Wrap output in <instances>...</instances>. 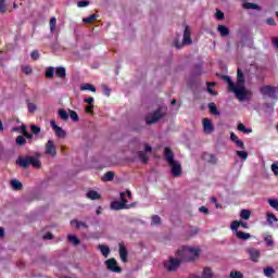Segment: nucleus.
Segmentation results:
<instances>
[{
	"label": "nucleus",
	"instance_id": "nucleus-55",
	"mask_svg": "<svg viewBox=\"0 0 278 278\" xmlns=\"http://www.w3.org/2000/svg\"><path fill=\"white\" fill-rule=\"evenodd\" d=\"M161 218L157 215L152 216V225H160Z\"/></svg>",
	"mask_w": 278,
	"mask_h": 278
},
{
	"label": "nucleus",
	"instance_id": "nucleus-32",
	"mask_svg": "<svg viewBox=\"0 0 278 278\" xmlns=\"http://www.w3.org/2000/svg\"><path fill=\"white\" fill-rule=\"evenodd\" d=\"M216 83H206V90L208 94H212L213 97H216V94H218V92L214 91V89H212L213 86H215Z\"/></svg>",
	"mask_w": 278,
	"mask_h": 278
},
{
	"label": "nucleus",
	"instance_id": "nucleus-23",
	"mask_svg": "<svg viewBox=\"0 0 278 278\" xmlns=\"http://www.w3.org/2000/svg\"><path fill=\"white\" fill-rule=\"evenodd\" d=\"M217 30L219 31L220 36L224 37V38L226 36H229V28H227L224 25H218Z\"/></svg>",
	"mask_w": 278,
	"mask_h": 278
},
{
	"label": "nucleus",
	"instance_id": "nucleus-18",
	"mask_svg": "<svg viewBox=\"0 0 278 278\" xmlns=\"http://www.w3.org/2000/svg\"><path fill=\"white\" fill-rule=\"evenodd\" d=\"M230 140H232V142H235V144H237V147L240 149H244V142H242V140H240L236 134H230Z\"/></svg>",
	"mask_w": 278,
	"mask_h": 278
},
{
	"label": "nucleus",
	"instance_id": "nucleus-48",
	"mask_svg": "<svg viewBox=\"0 0 278 278\" xmlns=\"http://www.w3.org/2000/svg\"><path fill=\"white\" fill-rule=\"evenodd\" d=\"M22 71H23V73H24L25 75H31V73H33L31 66H29V65H24V66L22 67Z\"/></svg>",
	"mask_w": 278,
	"mask_h": 278
},
{
	"label": "nucleus",
	"instance_id": "nucleus-22",
	"mask_svg": "<svg viewBox=\"0 0 278 278\" xmlns=\"http://www.w3.org/2000/svg\"><path fill=\"white\" fill-rule=\"evenodd\" d=\"M87 199H91V201H97V199H101V194L94 190H90L87 192Z\"/></svg>",
	"mask_w": 278,
	"mask_h": 278
},
{
	"label": "nucleus",
	"instance_id": "nucleus-6",
	"mask_svg": "<svg viewBox=\"0 0 278 278\" xmlns=\"http://www.w3.org/2000/svg\"><path fill=\"white\" fill-rule=\"evenodd\" d=\"M105 266H106L108 270H111V273H122L123 271L121 266H118V262H116L115 258H109L108 261H105Z\"/></svg>",
	"mask_w": 278,
	"mask_h": 278
},
{
	"label": "nucleus",
	"instance_id": "nucleus-57",
	"mask_svg": "<svg viewBox=\"0 0 278 278\" xmlns=\"http://www.w3.org/2000/svg\"><path fill=\"white\" fill-rule=\"evenodd\" d=\"M216 18L218 21H223V18H225V13H223L222 11H217L216 12Z\"/></svg>",
	"mask_w": 278,
	"mask_h": 278
},
{
	"label": "nucleus",
	"instance_id": "nucleus-50",
	"mask_svg": "<svg viewBox=\"0 0 278 278\" xmlns=\"http://www.w3.org/2000/svg\"><path fill=\"white\" fill-rule=\"evenodd\" d=\"M70 118H72V121H75V122L79 121V116L77 115V112L71 111V110H70Z\"/></svg>",
	"mask_w": 278,
	"mask_h": 278
},
{
	"label": "nucleus",
	"instance_id": "nucleus-27",
	"mask_svg": "<svg viewBox=\"0 0 278 278\" xmlns=\"http://www.w3.org/2000/svg\"><path fill=\"white\" fill-rule=\"evenodd\" d=\"M236 236L239 240H249V238H251V233L242 231H237Z\"/></svg>",
	"mask_w": 278,
	"mask_h": 278
},
{
	"label": "nucleus",
	"instance_id": "nucleus-62",
	"mask_svg": "<svg viewBox=\"0 0 278 278\" xmlns=\"http://www.w3.org/2000/svg\"><path fill=\"white\" fill-rule=\"evenodd\" d=\"M53 239V235L51 232H48L43 236V240H52Z\"/></svg>",
	"mask_w": 278,
	"mask_h": 278
},
{
	"label": "nucleus",
	"instance_id": "nucleus-64",
	"mask_svg": "<svg viewBox=\"0 0 278 278\" xmlns=\"http://www.w3.org/2000/svg\"><path fill=\"white\" fill-rule=\"evenodd\" d=\"M144 151H146V153H151V151H152L151 146L146 144Z\"/></svg>",
	"mask_w": 278,
	"mask_h": 278
},
{
	"label": "nucleus",
	"instance_id": "nucleus-45",
	"mask_svg": "<svg viewBox=\"0 0 278 278\" xmlns=\"http://www.w3.org/2000/svg\"><path fill=\"white\" fill-rule=\"evenodd\" d=\"M238 227H240V222L233 220L230 225V228L235 231V233H238Z\"/></svg>",
	"mask_w": 278,
	"mask_h": 278
},
{
	"label": "nucleus",
	"instance_id": "nucleus-8",
	"mask_svg": "<svg viewBox=\"0 0 278 278\" xmlns=\"http://www.w3.org/2000/svg\"><path fill=\"white\" fill-rule=\"evenodd\" d=\"M162 116H164V114H162L161 110H157L152 115L146 117V123L147 125H153V123H157Z\"/></svg>",
	"mask_w": 278,
	"mask_h": 278
},
{
	"label": "nucleus",
	"instance_id": "nucleus-42",
	"mask_svg": "<svg viewBox=\"0 0 278 278\" xmlns=\"http://www.w3.org/2000/svg\"><path fill=\"white\" fill-rule=\"evenodd\" d=\"M16 144H18V147H23L27 140H25L24 136H17L15 139Z\"/></svg>",
	"mask_w": 278,
	"mask_h": 278
},
{
	"label": "nucleus",
	"instance_id": "nucleus-35",
	"mask_svg": "<svg viewBox=\"0 0 278 278\" xmlns=\"http://www.w3.org/2000/svg\"><path fill=\"white\" fill-rule=\"evenodd\" d=\"M114 172H106L102 177V181H112L114 179Z\"/></svg>",
	"mask_w": 278,
	"mask_h": 278
},
{
	"label": "nucleus",
	"instance_id": "nucleus-54",
	"mask_svg": "<svg viewBox=\"0 0 278 278\" xmlns=\"http://www.w3.org/2000/svg\"><path fill=\"white\" fill-rule=\"evenodd\" d=\"M30 58H31L33 60H39L40 53L38 52V50H34V51L30 53Z\"/></svg>",
	"mask_w": 278,
	"mask_h": 278
},
{
	"label": "nucleus",
	"instance_id": "nucleus-47",
	"mask_svg": "<svg viewBox=\"0 0 278 278\" xmlns=\"http://www.w3.org/2000/svg\"><path fill=\"white\" fill-rule=\"evenodd\" d=\"M0 12L5 14L8 12V7L5 5V0H0Z\"/></svg>",
	"mask_w": 278,
	"mask_h": 278
},
{
	"label": "nucleus",
	"instance_id": "nucleus-51",
	"mask_svg": "<svg viewBox=\"0 0 278 278\" xmlns=\"http://www.w3.org/2000/svg\"><path fill=\"white\" fill-rule=\"evenodd\" d=\"M27 108H28V112H30V113H34V112H36V110H38L36 104H34L31 102H28Z\"/></svg>",
	"mask_w": 278,
	"mask_h": 278
},
{
	"label": "nucleus",
	"instance_id": "nucleus-26",
	"mask_svg": "<svg viewBox=\"0 0 278 278\" xmlns=\"http://www.w3.org/2000/svg\"><path fill=\"white\" fill-rule=\"evenodd\" d=\"M98 249L101 251L102 255L104 257H108L110 255V248L103 244L98 245Z\"/></svg>",
	"mask_w": 278,
	"mask_h": 278
},
{
	"label": "nucleus",
	"instance_id": "nucleus-24",
	"mask_svg": "<svg viewBox=\"0 0 278 278\" xmlns=\"http://www.w3.org/2000/svg\"><path fill=\"white\" fill-rule=\"evenodd\" d=\"M11 187L13 190H23V184L16 179L11 180Z\"/></svg>",
	"mask_w": 278,
	"mask_h": 278
},
{
	"label": "nucleus",
	"instance_id": "nucleus-12",
	"mask_svg": "<svg viewBox=\"0 0 278 278\" xmlns=\"http://www.w3.org/2000/svg\"><path fill=\"white\" fill-rule=\"evenodd\" d=\"M202 123H203L204 134H213L214 132V125L212 124V119L204 118Z\"/></svg>",
	"mask_w": 278,
	"mask_h": 278
},
{
	"label": "nucleus",
	"instance_id": "nucleus-49",
	"mask_svg": "<svg viewBox=\"0 0 278 278\" xmlns=\"http://www.w3.org/2000/svg\"><path fill=\"white\" fill-rule=\"evenodd\" d=\"M265 242H266L267 247H273V244H275V241H273V236H270V235L265 237Z\"/></svg>",
	"mask_w": 278,
	"mask_h": 278
},
{
	"label": "nucleus",
	"instance_id": "nucleus-63",
	"mask_svg": "<svg viewBox=\"0 0 278 278\" xmlns=\"http://www.w3.org/2000/svg\"><path fill=\"white\" fill-rule=\"evenodd\" d=\"M199 211L202 212L203 214H208V213H210V211H208L207 207H205V206H201V207L199 208Z\"/></svg>",
	"mask_w": 278,
	"mask_h": 278
},
{
	"label": "nucleus",
	"instance_id": "nucleus-28",
	"mask_svg": "<svg viewBox=\"0 0 278 278\" xmlns=\"http://www.w3.org/2000/svg\"><path fill=\"white\" fill-rule=\"evenodd\" d=\"M137 155H138L139 160H141V162H142L143 164H147V162H149V156H147V152H144V151H139V152L137 153Z\"/></svg>",
	"mask_w": 278,
	"mask_h": 278
},
{
	"label": "nucleus",
	"instance_id": "nucleus-34",
	"mask_svg": "<svg viewBox=\"0 0 278 278\" xmlns=\"http://www.w3.org/2000/svg\"><path fill=\"white\" fill-rule=\"evenodd\" d=\"M238 130L241 131L242 134H251L253 131V129L247 128V126H244V124L242 123L238 125Z\"/></svg>",
	"mask_w": 278,
	"mask_h": 278
},
{
	"label": "nucleus",
	"instance_id": "nucleus-14",
	"mask_svg": "<svg viewBox=\"0 0 278 278\" xmlns=\"http://www.w3.org/2000/svg\"><path fill=\"white\" fill-rule=\"evenodd\" d=\"M164 159L166 160L167 164H173L175 161V153H173V150L170 148L164 149Z\"/></svg>",
	"mask_w": 278,
	"mask_h": 278
},
{
	"label": "nucleus",
	"instance_id": "nucleus-20",
	"mask_svg": "<svg viewBox=\"0 0 278 278\" xmlns=\"http://www.w3.org/2000/svg\"><path fill=\"white\" fill-rule=\"evenodd\" d=\"M55 75H56V77H60V79H65L66 78V68H64L63 66L56 67Z\"/></svg>",
	"mask_w": 278,
	"mask_h": 278
},
{
	"label": "nucleus",
	"instance_id": "nucleus-15",
	"mask_svg": "<svg viewBox=\"0 0 278 278\" xmlns=\"http://www.w3.org/2000/svg\"><path fill=\"white\" fill-rule=\"evenodd\" d=\"M16 164L22 168L30 166V156H18Z\"/></svg>",
	"mask_w": 278,
	"mask_h": 278
},
{
	"label": "nucleus",
	"instance_id": "nucleus-31",
	"mask_svg": "<svg viewBox=\"0 0 278 278\" xmlns=\"http://www.w3.org/2000/svg\"><path fill=\"white\" fill-rule=\"evenodd\" d=\"M240 217L243 220H249L251 218V211H249V210H241Z\"/></svg>",
	"mask_w": 278,
	"mask_h": 278
},
{
	"label": "nucleus",
	"instance_id": "nucleus-33",
	"mask_svg": "<svg viewBox=\"0 0 278 278\" xmlns=\"http://www.w3.org/2000/svg\"><path fill=\"white\" fill-rule=\"evenodd\" d=\"M67 240H68V242L74 244V247H77L80 243L79 239L77 237L73 236V235H68Z\"/></svg>",
	"mask_w": 278,
	"mask_h": 278
},
{
	"label": "nucleus",
	"instance_id": "nucleus-19",
	"mask_svg": "<svg viewBox=\"0 0 278 278\" xmlns=\"http://www.w3.org/2000/svg\"><path fill=\"white\" fill-rule=\"evenodd\" d=\"M200 278H214V273L212 271V268L204 267L202 271V276Z\"/></svg>",
	"mask_w": 278,
	"mask_h": 278
},
{
	"label": "nucleus",
	"instance_id": "nucleus-46",
	"mask_svg": "<svg viewBox=\"0 0 278 278\" xmlns=\"http://www.w3.org/2000/svg\"><path fill=\"white\" fill-rule=\"evenodd\" d=\"M237 155L240 160H247V157H249V153L247 151H237Z\"/></svg>",
	"mask_w": 278,
	"mask_h": 278
},
{
	"label": "nucleus",
	"instance_id": "nucleus-60",
	"mask_svg": "<svg viewBox=\"0 0 278 278\" xmlns=\"http://www.w3.org/2000/svg\"><path fill=\"white\" fill-rule=\"evenodd\" d=\"M30 131H33L34 134H38L40 131V127H38L36 125H31L30 126Z\"/></svg>",
	"mask_w": 278,
	"mask_h": 278
},
{
	"label": "nucleus",
	"instance_id": "nucleus-17",
	"mask_svg": "<svg viewBox=\"0 0 278 278\" xmlns=\"http://www.w3.org/2000/svg\"><path fill=\"white\" fill-rule=\"evenodd\" d=\"M72 227H75L76 229H88V225L84 222H79L77 219H73L71 222Z\"/></svg>",
	"mask_w": 278,
	"mask_h": 278
},
{
	"label": "nucleus",
	"instance_id": "nucleus-25",
	"mask_svg": "<svg viewBox=\"0 0 278 278\" xmlns=\"http://www.w3.org/2000/svg\"><path fill=\"white\" fill-rule=\"evenodd\" d=\"M53 75H55V67L50 66L46 70V77L47 79H53Z\"/></svg>",
	"mask_w": 278,
	"mask_h": 278
},
{
	"label": "nucleus",
	"instance_id": "nucleus-58",
	"mask_svg": "<svg viewBox=\"0 0 278 278\" xmlns=\"http://www.w3.org/2000/svg\"><path fill=\"white\" fill-rule=\"evenodd\" d=\"M85 103H87L88 105H94V98L92 97L86 98Z\"/></svg>",
	"mask_w": 278,
	"mask_h": 278
},
{
	"label": "nucleus",
	"instance_id": "nucleus-16",
	"mask_svg": "<svg viewBox=\"0 0 278 278\" xmlns=\"http://www.w3.org/2000/svg\"><path fill=\"white\" fill-rule=\"evenodd\" d=\"M266 218H267V223H268V225H270V227H273L274 223H278L277 215H275V213H273V212H267Z\"/></svg>",
	"mask_w": 278,
	"mask_h": 278
},
{
	"label": "nucleus",
	"instance_id": "nucleus-44",
	"mask_svg": "<svg viewBox=\"0 0 278 278\" xmlns=\"http://www.w3.org/2000/svg\"><path fill=\"white\" fill-rule=\"evenodd\" d=\"M230 278H244V275L241 271L232 270L230 271Z\"/></svg>",
	"mask_w": 278,
	"mask_h": 278
},
{
	"label": "nucleus",
	"instance_id": "nucleus-30",
	"mask_svg": "<svg viewBox=\"0 0 278 278\" xmlns=\"http://www.w3.org/2000/svg\"><path fill=\"white\" fill-rule=\"evenodd\" d=\"M30 165L34 166V168H40V160H38L36 156H30Z\"/></svg>",
	"mask_w": 278,
	"mask_h": 278
},
{
	"label": "nucleus",
	"instance_id": "nucleus-52",
	"mask_svg": "<svg viewBox=\"0 0 278 278\" xmlns=\"http://www.w3.org/2000/svg\"><path fill=\"white\" fill-rule=\"evenodd\" d=\"M93 110H94V104H88L85 108V112H87V114H93Z\"/></svg>",
	"mask_w": 278,
	"mask_h": 278
},
{
	"label": "nucleus",
	"instance_id": "nucleus-11",
	"mask_svg": "<svg viewBox=\"0 0 278 278\" xmlns=\"http://www.w3.org/2000/svg\"><path fill=\"white\" fill-rule=\"evenodd\" d=\"M50 125H51L53 131L55 132V136H58V138H66V131H64V129H62V127L55 125V119H52L50 122Z\"/></svg>",
	"mask_w": 278,
	"mask_h": 278
},
{
	"label": "nucleus",
	"instance_id": "nucleus-1",
	"mask_svg": "<svg viewBox=\"0 0 278 278\" xmlns=\"http://www.w3.org/2000/svg\"><path fill=\"white\" fill-rule=\"evenodd\" d=\"M224 81L228 85V91L232 92L238 101H249L253 93L247 89L244 83V73L240 67L237 70V83H233L229 76H224Z\"/></svg>",
	"mask_w": 278,
	"mask_h": 278
},
{
	"label": "nucleus",
	"instance_id": "nucleus-43",
	"mask_svg": "<svg viewBox=\"0 0 278 278\" xmlns=\"http://www.w3.org/2000/svg\"><path fill=\"white\" fill-rule=\"evenodd\" d=\"M94 21H97V14H91L89 17L83 20V22L87 24L94 23Z\"/></svg>",
	"mask_w": 278,
	"mask_h": 278
},
{
	"label": "nucleus",
	"instance_id": "nucleus-3",
	"mask_svg": "<svg viewBox=\"0 0 278 278\" xmlns=\"http://www.w3.org/2000/svg\"><path fill=\"white\" fill-rule=\"evenodd\" d=\"M128 199H131V191L127 190L126 192H122L121 193V202L118 201H114L111 203V210H130V207H136L137 203L134 202L131 204H127L129 203V200Z\"/></svg>",
	"mask_w": 278,
	"mask_h": 278
},
{
	"label": "nucleus",
	"instance_id": "nucleus-53",
	"mask_svg": "<svg viewBox=\"0 0 278 278\" xmlns=\"http://www.w3.org/2000/svg\"><path fill=\"white\" fill-rule=\"evenodd\" d=\"M102 90H103L105 97H110V93L112 92V90L110 89V87H108V85H103Z\"/></svg>",
	"mask_w": 278,
	"mask_h": 278
},
{
	"label": "nucleus",
	"instance_id": "nucleus-10",
	"mask_svg": "<svg viewBox=\"0 0 278 278\" xmlns=\"http://www.w3.org/2000/svg\"><path fill=\"white\" fill-rule=\"evenodd\" d=\"M247 253L250 256L251 262H260L262 253L255 248L247 249Z\"/></svg>",
	"mask_w": 278,
	"mask_h": 278
},
{
	"label": "nucleus",
	"instance_id": "nucleus-40",
	"mask_svg": "<svg viewBox=\"0 0 278 278\" xmlns=\"http://www.w3.org/2000/svg\"><path fill=\"white\" fill-rule=\"evenodd\" d=\"M275 268L273 267H266L264 268V275L265 277H273V275H275Z\"/></svg>",
	"mask_w": 278,
	"mask_h": 278
},
{
	"label": "nucleus",
	"instance_id": "nucleus-56",
	"mask_svg": "<svg viewBox=\"0 0 278 278\" xmlns=\"http://www.w3.org/2000/svg\"><path fill=\"white\" fill-rule=\"evenodd\" d=\"M77 5L79 8H88V5H90V2L89 1H79V2H77Z\"/></svg>",
	"mask_w": 278,
	"mask_h": 278
},
{
	"label": "nucleus",
	"instance_id": "nucleus-21",
	"mask_svg": "<svg viewBox=\"0 0 278 278\" xmlns=\"http://www.w3.org/2000/svg\"><path fill=\"white\" fill-rule=\"evenodd\" d=\"M267 203H268L269 206H271L273 210L278 212V199H276V198H268L267 199Z\"/></svg>",
	"mask_w": 278,
	"mask_h": 278
},
{
	"label": "nucleus",
	"instance_id": "nucleus-4",
	"mask_svg": "<svg viewBox=\"0 0 278 278\" xmlns=\"http://www.w3.org/2000/svg\"><path fill=\"white\" fill-rule=\"evenodd\" d=\"M261 94L263 97H268L269 99H277V88L273 86H263L260 88Z\"/></svg>",
	"mask_w": 278,
	"mask_h": 278
},
{
	"label": "nucleus",
	"instance_id": "nucleus-36",
	"mask_svg": "<svg viewBox=\"0 0 278 278\" xmlns=\"http://www.w3.org/2000/svg\"><path fill=\"white\" fill-rule=\"evenodd\" d=\"M58 25V20L55 17L50 18V31L51 34H55V27Z\"/></svg>",
	"mask_w": 278,
	"mask_h": 278
},
{
	"label": "nucleus",
	"instance_id": "nucleus-38",
	"mask_svg": "<svg viewBox=\"0 0 278 278\" xmlns=\"http://www.w3.org/2000/svg\"><path fill=\"white\" fill-rule=\"evenodd\" d=\"M80 90H89L90 92H97V88H94L91 84L81 85Z\"/></svg>",
	"mask_w": 278,
	"mask_h": 278
},
{
	"label": "nucleus",
	"instance_id": "nucleus-41",
	"mask_svg": "<svg viewBox=\"0 0 278 278\" xmlns=\"http://www.w3.org/2000/svg\"><path fill=\"white\" fill-rule=\"evenodd\" d=\"M59 116L62 121H66L68 118V113L64 109L59 110Z\"/></svg>",
	"mask_w": 278,
	"mask_h": 278
},
{
	"label": "nucleus",
	"instance_id": "nucleus-9",
	"mask_svg": "<svg viewBox=\"0 0 278 278\" xmlns=\"http://www.w3.org/2000/svg\"><path fill=\"white\" fill-rule=\"evenodd\" d=\"M46 155H51V157H55V155H58V150L55 149L53 140H48L46 143Z\"/></svg>",
	"mask_w": 278,
	"mask_h": 278
},
{
	"label": "nucleus",
	"instance_id": "nucleus-7",
	"mask_svg": "<svg viewBox=\"0 0 278 278\" xmlns=\"http://www.w3.org/2000/svg\"><path fill=\"white\" fill-rule=\"evenodd\" d=\"M173 177H181V163L174 161L168 163Z\"/></svg>",
	"mask_w": 278,
	"mask_h": 278
},
{
	"label": "nucleus",
	"instance_id": "nucleus-39",
	"mask_svg": "<svg viewBox=\"0 0 278 278\" xmlns=\"http://www.w3.org/2000/svg\"><path fill=\"white\" fill-rule=\"evenodd\" d=\"M208 110L211 112V114H214L215 116H217L218 114H220L218 112V109L216 108V104L215 103H210L208 104Z\"/></svg>",
	"mask_w": 278,
	"mask_h": 278
},
{
	"label": "nucleus",
	"instance_id": "nucleus-59",
	"mask_svg": "<svg viewBox=\"0 0 278 278\" xmlns=\"http://www.w3.org/2000/svg\"><path fill=\"white\" fill-rule=\"evenodd\" d=\"M271 170L275 175H278V164L277 163L271 164Z\"/></svg>",
	"mask_w": 278,
	"mask_h": 278
},
{
	"label": "nucleus",
	"instance_id": "nucleus-13",
	"mask_svg": "<svg viewBox=\"0 0 278 278\" xmlns=\"http://www.w3.org/2000/svg\"><path fill=\"white\" fill-rule=\"evenodd\" d=\"M118 247H119V257L124 264H127V255H129V253L127 252V248L123 242H121Z\"/></svg>",
	"mask_w": 278,
	"mask_h": 278
},
{
	"label": "nucleus",
	"instance_id": "nucleus-61",
	"mask_svg": "<svg viewBox=\"0 0 278 278\" xmlns=\"http://www.w3.org/2000/svg\"><path fill=\"white\" fill-rule=\"evenodd\" d=\"M266 23H267L268 25H270V26L277 25V23L275 22V18H273V17L267 18Z\"/></svg>",
	"mask_w": 278,
	"mask_h": 278
},
{
	"label": "nucleus",
	"instance_id": "nucleus-2",
	"mask_svg": "<svg viewBox=\"0 0 278 278\" xmlns=\"http://www.w3.org/2000/svg\"><path fill=\"white\" fill-rule=\"evenodd\" d=\"M200 253V249L184 247L181 250L177 251V255L180 257V260L169 258L167 262H165L164 266L166 270L173 273V270H177V268H179V264H181V262H194V260H198Z\"/></svg>",
	"mask_w": 278,
	"mask_h": 278
},
{
	"label": "nucleus",
	"instance_id": "nucleus-29",
	"mask_svg": "<svg viewBox=\"0 0 278 278\" xmlns=\"http://www.w3.org/2000/svg\"><path fill=\"white\" fill-rule=\"evenodd\" d=\"M20 129L22 130L24 138H27L28 140L34 138V135L27 132V127L25 125H22Z\"/></svg>",
	"mask_w": 278,
	"mask_h": 278
},
{
	"label": "nucleus",
	"instance_id": "nucleus-37",
	"mask_svg": "<svg viewBox=\"0 0 278 278\" xmlns=\"http://www.w3.org/2000/svg\"><path fill=\"white\" fill-rule=\"evenodd\" d=\"M243 8L245 10H260V5L255 4V3H251V2H245L243 4Z\"/></svg>",
	"mask_w": 278,
	"mask_h": 278
},
{
	"label": "nucleus",
	"instance_id": "nucleus-5",
	"mask_svg": "<svg viewBox=\"0 0 278 278\" xmlns=\"http://www.w3.org/2000/svg\"><path fill=\"white\" fill-rule=\"evenodd\" d=\"M184 45H192V37H190V26H186L185 28L182 43H179V41L175 42L176 49H181Z\"/></svg>",
	"mask_w": 278,
	"mask_h": 278
}]
</instances>
